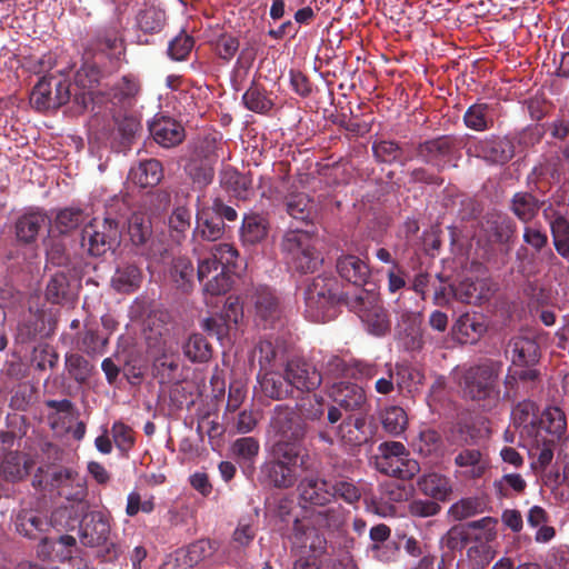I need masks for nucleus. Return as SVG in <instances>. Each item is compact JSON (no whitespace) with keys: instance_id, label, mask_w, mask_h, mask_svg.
I'll return each instance as SVG.
<instances>
[{"instance_id":"nucleus-15","label":"nucleus","mask_w":569,"mask_h":569,"mask_svg":"<svg viewBox=\"0 0 569 569\" xmlns=\"http://www.w3.org/2000/svg\"><path fill=\"white\" fill-rule=\"evenodd\" d=\"M70 87L67 79L44 76L33 87L30 102L38 111L58 109L69 102Z\"/></svg>"},{"instance_id":"nucleus-21","label":"nucleus","mask_w":569,"mask_h":569,"mask_svg":"<svg viewBox=\"0 0 569 569\" xmlns=\"http://www.w3.org/2000/svg\"><path fill=\"white\" fill-rule=\"evenodd\" d=\"M250 303L254 307L256 320L263 328L273 327L281 318V307L278 297L267 286L254 288L249 296Z\"/></svg>"},{"instance_id":"nucleus-18","label":"nucleus","mask_w":569,"mask_h":569,"mask_svg":"<svg viewBox=\"0 0 569 569\" xmlns=\"http://www.w3.org/2000/svg\"><path fill=\"white\" fill-rule=\"evenodd\" d=\"M14 530L20 536L30 540H40L46 547L51 539L44 535L49 531L48 517L34 508H21L13 516Z\"/></svg>"},{"instance_id":"nucleus-3","label":"nucleus","mask_w":569,"mask_h":569,"mask_svg":"<svg viewBox=\"0 0 569 569\" xmlns=\"http://www.w3.org/2000/svg\"><path fill=\"white\" fill-rule=\"evenodd\" d=\"M351 299L343 293L339 280L332 274L315 277L305 289V316L313 322H327L337 313V307Z\"/></svg>"},{"instance_id":"nucleus-1","label":"nucleus","mask_w":569,"mask_h":569,"mask_svg":"<svg viewBox=\"0 0 569 569\" xmlns=\"http://www.w3.org/2000/svg\"><path fill=\"white\" fill-rule=\"evenodd\" d=\"M501 373L502 362L493 359H483L465 368L458 380L462 398L483 411L496 409L501 402Z\"/></svg>"},{"instance_id":"nucleus-50","label":"nucleus","mask_w":569,"mask_h":569,"mask_svg":"<svg viewBox=\"0 0 569 569\" xmlns=\"http://www.w3.org/2000/svg\"><path fill=\"white\" fill-rule=\"evenodd\" d=\"M64 370L70 379L79 385H84L91 378L94 366L80 353L68 352L64 357Z\"/></svg>"},{"instance_id":"nucleus-9","label":"nucleus","mask_w":569,"mask_h":569,"mask_svg":"<svg viewBox=\"0 0 569 569\" xmlns=\"http://www.w3.org/2000/svg\"><path fill=\"white\" fill-rule=\"evenodd\" d=\"M281 250L288 264L301 273L316 271L323 261L313 244L312 236L307 231H287L281 241Z\"/></svg>"},{"instance_id":"nucleus-49","label":"nucleus","mask_w":569,"mask_h":569,"mask_svg":"<svg viewBox=\"0 0 569 569\" xmlns=\"http://www.w3.org/2000/svg\"><path fill=\"white\" fill-rule=\"evenodd\" d=\"M419 490L435 500L446 501L452 492L450 480L439 473H428L418 480Z\"/></svg>"},{"instance_id":"nucleus-20","label":"nucleus","mask_w":569,"mask_h":569,"mask_svg":"<svg viewBox=\"0 0 569 569\" xmlns=\"http://www.w3.org/2000/svg\"><path fill=\"white\" fill-rule=\"evenodd\" d=\"M51 223V218L39 208H30L14 221V236L19 244L29 246L37 242L41 231Z\"/></svg>"},{"instance_id":"nucleus-16","label":"nucleus","mask_w":569,"mask_h":569,"mask_svg":"<svg viewBox=\"0 0 569 569\" xmlns=\"http://www.w3.org/2000/svg\"><path fill=\"white\" fill-rule=\"evenodd\" d=\"M460 150L459 139L453 136H440L438 138L420 142L416 153L427 164L438 170L448 166Z\"/></svg>"},{"instance_id":"nucleus-57","label":"nucleus","mask_w":569,"mask_h":569,"mask_svg":"<svg viewBox=\"0 0 569 569\" xmlns=\"http://www.w3.org/2000/svg\"><path fill=\"white\" fill-rule=\"evenodd\" d=\"M37 388L29 381L20 382L11 390L10 408L17 411H27L37 402Z\"/></svg>"},{"instance_id":"nucleus-7","label":"nucleus","mask_w":569,"mask_h":569,"mask_svg":"<svg viewBox=\"0 0 569 569\" xmlns=\"http://www.w3.org/2000/svg\"><path fill=\"white\" fill-rule=\"evenodd\" d=\"M144 332L148 348L161 350V353L153 360V377L160 385L178 381L181 359L177 352L164 347L163 337L168 333L167 326L158 325L154 317H149Z\"/></svg>"},{"instance_id":"nucleus-37","label":"nucleus","mask_w":569,"mask_h":569,"mask_svg":"<svg viewBox=\"0 0 569 569\" xmlns=\"http://www.w3.org/2000/svg\"><path fill=\"white\" fill-rule=\"evenodd\" d=\"M366 418L362 416H348L336 427L337 438L348 446H361L369 439L366 430Z\"/></svg>"},{"instance_id":"nucleus-48","label":"nucleus","mask_w":569,"mask_h":569,"mask_svg":"<svg viewBox=\"0 0 569 569\" xmlns=\"http://www.w3.org/2000/svg\"><path fill=\"white\" fill-rule=\"evenodd\" d=\"M268 219L260 213H248L242 219L240 237L243 243L256 244L261 242L268 234Z\"/></svg>"},{"instance_id":"nucleus-30","label":"nucleus","mask_w":569,"mask_h":569,"mask_svg":"<svg viewBox=\"0 0 569 569\" xmlns=\"http://www.w3.org/2000/svg\"><path fill=\"white\" fill-rule=\"evenodd\" d=\"M257 380L261 392L272 400H283L295 397L286 371L283 375L274 370L258 372Z\"/></svg>"},{"instance_id":"nucleus-58","label":"nucleus","mask_w":569,"mask_h":569,"mask_svg":"<svg viewBox=\"0 0 569 569\" xmlns=\"http://www.w3.org/2000/svg\"><path fill=\"white\" fill-rule=\"evenodd\" d=\"M138 27L146 33H158L166 23V12L154 6L146 7L137 16Z\"/></svg>"},{"instance_id":"nucleus-59","label":"nucleus","mask_w":569,"mask_h":569,"mask_svg":"<svg viewBox=\"0 0 569 569\" xmlns=\"http://www.w3.org/2000/svg\"><path fill=\"white\" fill-rule=\"evenodd\" d=\"M293 408L302 417L305 422L307 420H320L326 409L323 398L315 393L300 398Z\"/></svg>"},{"instance_id":"nucleus-32","label":"nucleus","mask_w":569,"mask_h":569,"mask_svg":"<svg viewBox=\"0 0 569 569\" xmlns=\"http://www.w3.org/2000/svg\"><path fill=\"white\" fill-rule=\"evenodd\" d=\"M284 207L287 213L295 220L306 224L312 223L318 217L316 201L305 192H295L286 197Z\"/></svg>"},{"instance_id":"nucleus-47","label":"nucleus","mask_w":569,"mask_h":569,"mask_svg":"<svg viewBox=\"0 0 569 569\" xmlns=\"http://www.w3.org/2000/svg\"><path fill=\"white\" fill-rule=\"evenodd\" d=\"M220 184L223 189L231 192L237 199L246 200L249 197L252 179L234 168L228 167L220 173Z\"/></svg>"},{"instance_id":"nucleus-25","label":"nucleus","mask_w":569,"mask_h":569,"mask_svg":"<svg viewBox=\"0 0 569 569\" xmlns=\"http://www.w3.org/2000/svg\"><path fill=\"white\" fill-rule=\"evenodd\" d=\"M336 269L339 276L360 289L369 284L371 269L369 263L355 254H343L337 259Z\"/></svg>"},{"instance_id":"nucleus-43","label":"nucleus","mask_w":569,"mask_h":569,"mask_svg":"<svg viewBox=\"0 0 569 569\" xmlns=\"http://www.w3.org/2000/svg\"><path fill=\"white\" fill-rule=\"evenodd\" d=\"M487 232L493 242L510 247L517 233V223L507 214H492L487 219Z\"/></svg>"},{"instance_id":"nucleus-54","label":"nucleus","mask_w":569,"mask_h":569,"mask_svg":"<svg viewBox=\"0 0 569 569\" xmlns=\"http://www.w3.org/2000/svg\"><path fill=\"white\" fill-rule=\"evenodd\" d=\"M80 507L76 509L73 506H61L56 508L48 518L49 528L52 527L57 531H73L79 525Z\"/></svg>"},{"instance_id":"nucleus-62","label":"nucleus","mask_w":569,"mask_h":569,"mask_svg":"<svg viewBox=\"0 0 569 569\" xmlns=\"http://www.w3.org/2000/svg\"><path fill=\"white\" fill-rule=\"evenodd\" d=\"M330 490L332 500L339 498L349 505L358 502L361 498L360 489L349 477L330 482Z\"/></svg>"},{"instance_id":"nucleus-36","label":"nucleus","mask_w":569,"mask_h":569,"mask_svg":"<svg viewBox=\"0 0 569 569\" xmlns=\"http://www.w3.org/2000/svg\"><path fill=\"white\" fill-rule=\"evenodd\" d=\"M129 179L140 188L156 187L163 179V167L158 159L139 161L129 171Z\"/></svg>"},{"instance_id":"nucleus-27","label":"nucleus","mask_w":569,"mask_h":569,"mask_svg":"<svg viewBox=\"0 0 569 569\" xmlns=\"http://www.w3.org/2000/svg\"><path fill=\"white\" fill-rule=\"evenodd\" d=\"M450 290L456 300L469 305H480L488 301L493 295L491 282L488 279L467 278L458 284L451 286Z\"/></svg>"},{"instance_id":"nucleus-61","label":"nucleus","mask_w":569,"mask_h":569,"mask_svg":"<svg viewBox=\"0 0 569 569\" xmlns=\"http://www.w3.org/2000/svg\"><path fill=\"white\" fill-rule=\"evenodd\" d=\"M415 449L425 457L439 456L442 449V438L438 431L425 429L420 431L415 442Z\"/></svg>"},{"instance_id":"nucleus-63","label":"nucleus","mask_w":569,"mask_h":569,"mask_svg":"<svg viewBox=\"0 0 569 569\" xmlns=\"http://www.w3.org/2000/svg\"><path fill=\"white\" fill-rule=\"evenodd\" d=\"M194 38L181 31L168 44V56L173 61H184L194 47Z\"/></svg>"},{"instance_id":"nucleus-40","label":"nucleus","mask_w":569,"mask_h":569,"mask_svg":"<svg viewBox=\"0 0 569 569\" xmlns=\"http://www.w3.org/2000/svg\"><path fill=\"white\" fill-rule=\"evenodd\" d=\"M348 515L349 511L347 509L341 505H336L317 511L313 515V522L319 528L326 529L330 533L343 536L346 532Z\"/></svg>"},{"instance_id":"nucleus-34","label":"nucleus","mask_w":569,"mask_h":569,"mask_svg":"<svg viewBox=\"0 0 569 569\" xmlns=\"http://www.w3.org/2000/svg\"><path fill=\"white\" fill-rule=\"evenodd\" d=\"M542 432L549 435L550 442H559L566 438L567 418L559 407H548L540 417L538 437H542Z\"/></svg>"},{"instance_id":"nucleus-55","label":"nucleus","mask_w":569,"mask_h":569,"mask_svg":"<svg viewBox=\"0 0 569 569\" xmlns=\"http://www.w3.org/2000/svg\"><path fill=\"white\" fill-rule=\"evenodd\" d=\"M182 349L191 362H207L212 356V347L201 333L191 335Z\"/></svg>"},{"instance_id":"nucleus-28","label":"nucleus","mask_w":569,"mask_h":569,"mask_svg":"<svg viewBox=\"0 0 569 569\" xmlns=\"http://www.w3.org/2000/svg\"><path fill=\"white\" fill-rule=\"evenodd\" d=\"M536 191H517L509 201L510 212L522 223H530L538 216L540 209L547 204V201L539 200L535 196Z\"/></svg>"},{"instance_id":"nucleus-6","label":"nucleus","mask_w":569,"mask_h":569,"mask_svg":"<svg viewBox=\"0 0 569 569\" xmlns=\"http://www.w3.org/2000/svg\"><path fill=\"white\" fill-rule=\"evenodd\" d=\"M82 517L78 525L80 543L87 548L103 547L99 557L104 561L116 560L119 556V548L114 542L109 541L111 526L109 517L100 511H81Z\"/></svg>"},{"instance_id":"nucleus-33","label":"nucleus","mask_w":569,"mask_h":569,"mask_svg":"<svg viewBox=\"0 0 569 569\" xmlns=\"http://www.w3.org/2000/svg\"><path fill=\"white\" fill-rule=\"evenodd\" d=\"M43 336H47L44 312L30 308L18 322L16 339L20 343H28Z\"/></svg>"},{"instance_id":"nucleus-60","label":"nucleus","mask_w":569,"mask_h":569,"mask_svg":"<svg viewBox=\"0 0 569 569\" xmlns=\"http://www.w3.org/2000/svg\"><path fill=\"white\" fill-rule=\"evenodd\" d=\"M527 488V482L519 473H506L500 479L493 481V489L497 498H509L510 490L516 493H523Z\"/></svg>"},{"instance_id":"nucleus-31","label":"nucleus","mask_w":569,"mask_h":569,"mask_svg":"<svg viewBox=\"0 0 569 569\" xmlns=\"http://www.w3.org/2000/svg\"><path fill=\"white\" fill-rule=\"evenodd\" d=\"M141 122L136 116H123L117 120L112 134L111 147L117 152H127L131 149L141 131Z\"/></svg>"},{"instance_id":"nucleus-17","label":"nucleus","mask_w":569,"mask_h":569,"mask_svg":"<svg viewBox=\"0 0 569 569\" xmlns=\"http://www.w3.org/2000/svg\"><path fill=\"white\" fill-rule=\"evenodd\" d=\"M566 173L563 160L559 153L543 157L529 172L526 182L532 191L546 193L553 184L559 183Z\"/></svg>"},{"instance_id":"nucleus-44","label":"nucleus","mask_w":569,"mask_h":569,"mask_svg":"<svg viewBox=\"0 0 569 569\" xmlns=\"http://www.w3.org/2000/svg\"><path fill=\"white\" fill-rule=\"evenodd\" d=\"M509 348L515 367L535 366L539 361V346L528 337H516L510 340Z\"/></svg>"},{"instance_id":"nucleus-12","label":"nucleus","mask_w":569,"mask_h":569,"mask_svg":"<svg viewBox=\"0 0 569 569\" xmlns=\"http://www.w3.org/2000/svg\"><path fill=\"white\" fill-rule=\"evenodd\" d=\"M218 159L216 140L202 139L194 144L184 166V171L193 184L201 189L206 188L213 180Z\"/></svg>"},{"instance_id":"nucleus-5","label":"nucleus","mask_w":569,"mask_h":569,"mask_svg":"<svg viewBox=\"0 0 569 569\" xmlns=\"http://www.w3.org/2000/svg\"><path fill=\"white\" fill-rule=\"evenodd\" d=\"M269 430L272 433L271 447L287 446L292 452L302 455L308 425L295 408L277 405L270 416Z\"/></svg>"},{"instance_id":"nucleus-42","label":"nucleus","mask_w":569,"mask_h":569,"mask_svg":"<svg viewBox=\"0 0 569 569\" xmlns=\"http://www.w3.org/2000/svg\"><path fill=\"white\" fill-rule=\"evenodd\" d=\"M142 278V271L136 263L122 262L111 278V286L118 292L130 293L140 287Z\"/></svg>"},{"instance_id":"nucleus-8","label":"nucleus","mask_w":569,"mask_h":569,"mask_svg":"<svg viewBox=\"0 0 569 569\" xmlns=\"http://www.w3.org/2000/svg\"><path fill=\"white\" fill-rule=\"evenodd\" d=\"M120 221L110 216L92 219L82 230L81 246L91 257L114 252L121 243Z\"/></svg>"},{"instance_id":"nucleus-46","label":"nucleus","mask_w":569,"mask_h":569,"mask_svg":"<svg viewBox=\"0 0 569 569\" xmlns=\"http://www.w3.org/2000/svg\"><path fill=\"white\" fill-rule=\"evenodd\" d=\"M32 461L19 451H9L0 465V471L7 481H18L29 475Z\"/></svg>"},{"instance_id":"nucleus-39","label":"nucleus","mask_w":569,"mask_h":569,"mask_svg":"<svg viewBox=\"0 0 569 569\" xmlns=\"http://www.w3.org/2000/svg\"><path fill=\"white\" fill-rule=\"evenodd\" d=\"M272 96L262 83L253 80L242 96V103L249 111L268 114L274 107Z\"/></svg>"},{"instance_id":"nucleus-35","label":"nucleus","mask_w":569,"mask_h":569,"mask_svg":"<svg viewBox=\"0 0 569 569\" xmlns=\"http://www.w3.org/2000/svg\"><path fill=\"white\" fill-rule=\"evenodd\" d=\"M487 331L483 317L478 313L461 315L455 326L453 333L461 343H475Z\"/></svg>"},{"instance_id":"nucleus-14","label":"nucleus","mask_w":569,"mask_h":569,"mask_svg":"<svg viewBox=\"0 0 569 569\" xmlns=\"http://www.w3.org/2000/svg\"><path fill=\"white\" fill-rule=\"evenodd\" d=\"M126 237L136 254L153 258L161 252L153 234L152 222L143 212H132L127 219Z\"/></svg>"},{"instance_id":"nucleus-22","label":"nucleus","mask_w":569,"mask_h":569,"mask_svg":"<svg viewBox=\"0 0 569 569\" xmlns=\"http://www.w3.org/2000/svg\"><path fill=\"white\" fill-rule=\"evenodd\" d=\"M284 370L293 391L311 392L322 382V376L316 366L302 358L288 360Z\"/></svg>"},{"instance_id":"nucleus-64","label":"nucleus","mask_w":569,"mask_h":569,"mask_svg":"<svg viewBox=\"0 0 569 569\" xmlns=\"http://www.w3.org/2000/svg\"><path fill=\"white\" fill-rule=\"evenodd\" d=\"M393 373L399 390H411L415 386L420 385L423 379V375L418 369L406 363H397Z\"/></svg>"},{"instance_id":"nucleus-13","label":"nucleus","mask_w":569,"mask_h":569,"mask_svg":"<svg viewBox=\"0 0 569 569\" xmlns=\"http://www.w3.org/2000/svg\"><path fill=\"white\" fill-rule=\"evenodd\" d=\"M44 482V487L56 491L59 497L77 502L81 511L89 508L84 501L87 481L78 471L63 467L52 468L46 472Z\"/></svg>"},{"instance_id":"nucleus-56","label":"nucleus","mask_w":569,"mask_h":569,"mask_svg":"<svg viewBox=\"0 0 569 569\" xmlns=\"http://www.w3.org/2000/svg\"><path fill=\"white\" fill-rule=\"evenodd\" d=\"M170 274L177 288L183 292L189 291L193 286L194 268L187 257H178L173 260Z\"/></svg>"},{"instance_id":"nucleus-41","label":"nucleus","mask_w":569,"mask_h":569,"mask_svg":"<svg viewBox=\"0 0 569 569\" xmlns=\"http://www.w3.org/2000/svg\"><path fill=\"white\" fill-rule=\"evenodd\" d=\"M196 218L197 227L194 233L201 239L216 241L224 234V222L209 207L198 208Z\"/></svg>"},{"instance_id":"nucleus-24","label":"nucleus","mask_w":569,"mask_h":569,"mask_svg":"<svg viewBox=\"0 0 569 569\" xmlns=\"http://www.w3.org/2000/svg\"><path fill=\"white\" fill-rule=\"evenodd\" d=\"M329 396L333 402L347 411H367L369 407L366 391L353 382L340 381L333 383Z\"/></svg>"},{"instance_id":"nucleus-11","label":"nucleus","mask_w":569,"mask_h":569,"mask_svg":"<svg viewBox=\"0 0 569 569\" xmlns=\"http://www.w3.org/2000/svg\"><path fill=\"white\" fill-rule=\"evenodd\" d=\"M347 308L358 315L368 330L376 336H383L390 328L387 311L373 289H358L347 300Z\"/></svg>"},{"instance_id":"nucleus-19","label":"nucleus","mask_w":569,"mask_h":569,"mask_svg":"<svg viewBox=\"0 0 569 569\" xmlns=\"http://www.w3.org/2000/svg\"><path fill=\"white\" fill-rule=\"evenodd\" d=\"M477 158L490 164H506L515 156V147L510 139L491 134L478 139L470 148Z\"/></svg>"},{"instance_id":"nucleus-23","label":"nucleus","mask_w":569,"mask_h":569,"mask_svg":"<svg viewBox=\"0 0 569 569\" xmlns=\"http://www.w3.org/2000/svg\"><path fill=\"white\" fill-rule=\"evenodd\" d=\"M148 129L154 142L167 149L179 146L186 138L184 128L179 121L160 113L149 122Z\"/></svg>"},{"instance_id":"nucleus-4","label":"nucleus","mask_w":569,"mask_h":569,"mask_svg":"<svg viewBox=\"0 0 569 569\" xmlns=\"http://www.w3.org/2000/svg\"><path fill=\"white\" fill-rule=\"evenodd\" d=\"M268 458L259 468L258 480L260 485L273 489H289L298 481L297 463L302 470H308L309 455L292 452L287 446L271 447L268 449Z\"/></svg>"},{"instance_id":"nucleus-45","label":"nucleus","mask_w":569,"mask_h":569,"mask_svg":"<svg viewBox=\"0 0 569 569\" xmlns=\"http://www.w3.org/2000/svg\"><path fill=\"white\" fill-rule=\"evenodd\" d=\"M283 358L284 350L271 340H260L252 351V361H258L260 366L259 372L273 370L282 365Z\"/></svg>"},{"instance_id":"nucleus-38","label":"nucleus","mask_w":569,"mask_h":569,"mask_svg":"<svg viewBox=\"0 0 569 569\" xmlns=\"http://www.w3.org/2000/svg\"><path fill=\"white\" fill-rule=\"evenodd\" d=\"M462 119L468 129L478 132L490 130L495 126V106L477 101L466 110Z\"/></svg>"},{"instance_id":"nucleus-29","label":"nucleus","mask_w":569,"mask_h":569,"mask_svg":"<svg viewBox=\"0 0 569 569\" xmlns=\"http://www.w3.org/2000/svg\"><path fill=\"white\" fill-rule=\"evenodd\" d=\"M455 465L468 479L482 478L490 468V461L486 453L475 448H465L455 457Z\"/></svg>"},{"instance_id":"nucleus-26","label":"nucleus","mask_w":569,"mask_h":569,"mask_svg":"<svg viewBox=\"0 0 569 569\" xmlns=\"http://www.w3.org/2000/svg\"><path fill=\"white\" fill-rule=\"evenodd\" d=\"M300 501L305 505L325 507L332 501L330 482L318 476H307L298 485Z\"/></svg>"},{"instance_id":"nucleus-53","label":"nucleus","mask_w":569,"mask_h":569,"mask_svg":"<svg viewBox=\"0 0 569 569\" xmlns=\"http://www.w3.org/2000/svg\"><path fill=\"white\" fill-rule=\"evenodd\" d=\"M383 430L391 436H400L408 426V416L399 406L386 407L379 413Z\"/></svg>"},{"instance_id":"nucleus-51","label":"nucleus","mask_w":569,"mask_h":569,"mask_svg":"<svg viewBox=\"0 0 569 569\" xmlns=\"http://www.w3.org/2000/svg\"><path fill=\"white\" fill-rule=\"evenodd\" d=\"M373 157L382 163H400L402 166L409 160L405 157L402 146L395 140H378L372 143Z\"/></svg>"},{"instance_id":"nucleus-52","label":"nucleus","mask_w":569,"mask_h":569,"mask_svg":"<svg viewBox=\"0 0 569 569\" xmlns=\"http://www.w3.org/2000/svg\"><path fill=\"white\" fill-rule=\"evenodd\" d=\"M86 213L79 207H67L57 211L53 227L60 234H68L78 229L86 221Z\"/></svg>"},{"instance_id":"nucleus-10","label":"nucleus","mask_w":569,"mask_h":569,"mask_svg":"<svg viewBox=\"0 0 569 569\" xmlns=\"http://www.w3.org/2000/svg\"><path fill=\"white\" fill-rule=\"evenodd\" d=\"M375 467L379 472L401 480H410L420 471L419 462L399 441H385L378 446Z\"/></svg>"},{"instance_id":"nucleus-2","label":"nucleus","mask_w":569,"mask_h":569,"mask_svg":"<svg viewBox=\"0 0 569 569\" xmlns=\"http://www.w3.org/2000/svg\"><path fill=\"white\" fill-rule=\"evenodd\" d=\"M239 253L229 243L214 244L209 256L199 259L197 277L203 284V292L212 297L226 295L233 284Z\"/></svg>"}]
</instances>
